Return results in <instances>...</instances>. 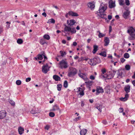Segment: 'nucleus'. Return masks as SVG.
<instances>
[{"instance_id":"nucleus-1","label":"nucleus","mask_w":135,"mask_h":135,"mask_svg":"<svg viewBox=\"0 0 135 135\" xmlns=\"http://www.w3.org/2000/svg\"><path fill=\"white\" fill-rule=\"evenodd\" d=\"M65 27L64 28V33H74L76 32V30L75 28L71 27H70L69 26H68L66 25H64Z\"/></svg>"},{"instance_id":"nucleus-2","label":"nucleus","mask_w":135,"mask_h":135,"mask_svg":"<svg viewBox=\"0 0 135 135\" xmlns=\"http://www.w3.org/2000/svg\"><path fill=\"white\" fill-rule=\"evenodd\" d=\"M69 71L68 76L69 77L73 76L77 73L76 69L75 68L73 67L70 68L69 69Z\"/></svg>"},{"instance_id":"nucleus-3","label":"nucleus","mask_w":135,"mask_h":135,"mask_svg":"<svg viewBox=\"0 0 135 135\" xmlns=\"http://www.w3.org/2000/svg\"><path fill=\"white\" fill-rule=\"evenodd\" d=\"M59 65L61 69H65L68 67L67 63L64 60H62L60 62Z\"/></svg>"},{"instance_id":"nucleus-4","label":"nucleus","mask_w":135,"mask_h":135,"mask_svg":"<svg viewBox=\"0 0 135 135\" xmlns=\"http://www.w3.org/2000/svg\"><path fill=\"white\" fill-rule=\"evenodd\" d=\"M107 8V6H104V5H103V3L101 4L98 10L99 13H104Z\"/></svg>"},{"instance_id":"nucleus-5","label":"nucleus","mask_w":135,"mask_h":135,"mask_svg":"<svg viewBox=\"0 0 135 135\" xmlns=\"http://www.w3.org/2000/svg\"><path fill=\"white\" fill-rule=\"evenodd\" d=\"M93 61L94 63L91 64V66L96 65L97 64H98L100 62V59L98 57L96 56L93 59Z\"/></svg>"},{"instance_id":"nucleus-6","label":"nucleus","mask_w":135,"mask_h":135,"mask_svg":"<svg viewBox=\"0 0 135 135\" xmlns=\"http://www.w3.org/2000/svg\"><path fill=\"white\" fill-rule=\"evenodd\" d=\"M96 94L97 95L101 93L104 92L103 89L102 87L100 86H97L96 87Z\"/></svg>"},{"instance_id":"nucleus-7","label":"nucleus","mask_w":135,"mask_h":135,"mask_svg":"<svg viewBox=\"0 0 135 135\" xmlns=\"http://www.w3.org/2000/svg\"><path fill=\"white\" fill-rule=\"evenodd\" d=\"M115 6V1H113L112 0L109 1V7L110 8H114Z\"/></svg>"},{"instance_id":"nucleus-8","label":"nucleus","mask_w":135,"mask_h":135,"mask_svg":"<svg viewBox=\"0 0 135 135\" xmlns=\"http://www.w3.org/2000/svg\"><path fill=\"white\" fill-rule=\"evenodd\" d=\"M51 110L52 111H56V112L60 111L59 107L56 105H55L53 107L52 109Z\"/></svg>"},{"instance_id":"nucleus-9","label":"nucleus","mask_w":135,"mask_h":135,"mask_svg":"<svg viewBox=\"0 0 135 135\" xmlns=\"http://www.w3.org/2000/svg\"><path fill=\"white\" fill-rule=\"evenodd\" d=\"M6 112L5 110H2L0 112V119L3 118L6 116Z\"/></svg>"},{"instance_id":"nucleus-10","label":"nucleus","mask_w":135,"mask_h":135,"mask_svg":"<svg viewBox=\"0 0 135 135\" xmlns=\"http://www.w3.org/2000/svg\"><path fill=\"white\" fill-rule=\"evenodd\" d=\"M78 75L81 78L85 81H86L87 80L88 78H87L85 74L81 73H79Z\"/></svg>"},{"instance_id":"nucleus-11","label":"nucleus","mask_w":135,"mask_h":135,"mask_svg":"<svg viewBox=\"0 0 135 135\" xmlns=\"http://www.w3.org/2000/svg\"><path fill=\"white\" fill-rule=\"evenodd\" d=\"M76 21L73 19L69 21L68 20L67 21V24L69 26L74 25Z\"/></svg>"},{"instance_id":"nucleus-12","label":"nucleus","mask_w":135,"mask_h":135,"mask_svg":"<svg viewBox=\"0 0 135 135\" xmlns=\"http://www.w3.org/2000/svg\"><path fill=\"white\" fill-rule=\"evenodd\" d=\"M48 66L47 64H46V65L43 66L42 68V71L44 73H46L49 70L47 69Z\"/></svg>"},{"instance_id":"nucleus-13","label":"nucleus","mask_w":135,"mask_h":135,"mask_svg":"<svg viewBox=\"0 0 135 135\" xmlns=\"http://www.w3.org/2000/svg\"><path fill=\"white\" fill-rule=\"evenodd\" d=\"M30 112L32 114H35L40 113V111L38 110L37 108H36L35 107H34L32 109Z\"/></svg>"},{"instance_id":"nucleus-14","label":"nucleus","mask_w":135,"mask_h":135,"mask_svg":"<svg viewBox=\"0 0 135 135\" xmlns=\"http://www.w3.org/2000/svg\"><path fill=\"white\" fill-rule=\"evenodd\" d=\"M95 3L94 2H89L88 4V7L91 9H93L95 7Z\"/></svg>"},{"instance_id":"nucleus-15","label":"nucleus","mask_w":135,"mask_h":135,"mask_svg":"<svg viewBox=\"0 0 135 135\" xmlns=\"http://www.w3.org/2000/svg\"><path fill=\"white\" fill-rule=\"evenodd\" d=\"M130 88L131 86L129 85H127L125 86L124 89L126 94H128L130 92Z\"/></svg>"},{"instance_id":"nucleus-16","label":"nucleus","mask_w":135,"mask_h":135,"mask_svg":"<svg viewBox=\"0 0 135 135\" xmlns=\"http://www.w3.org/2000/svg\"><path fill=\"white\" fill-rule=\"evenodd\" d=\"M130 12L128 10H127L123 13V16L125 19L128 18V16L130 14Z\"/></svg>"},{"instance_id":"nucleus-17","label":"nucleus","mask_w":135,"mask_h":135,"mask_svg":"<svg viewBox=\"0 0 135 135\" xmlns=\"http://www.w3.org/2000/svg\"><path fill=\"white\" fill-rule=\"evenodd\" d=\"M129 97V94H126L125 95V97L124 98L121 97L120 98V100L123 102H125L126 101Z\"/></svg>"},{"instance_id":"nucleus-18","label":"nucleus","mask_w":135,"mask_h":135,"mask_svg":"<svg viewBox=\"0 0 135 135\" xmlns=\"http://www.w3.org/2000/svg\"><path fill=\"white\" fill-rule=\"evenodd\" d=\"M135 31V29L132 27H131L128 28L127 31V33L130 34H132L134 33Z\"/></svg>"},{"instance_id":"nucleus-19","label":"nucleus","mask_w":135,"mask_h":135,"mask_svg":"<svg viewBox=\"0 0 135 135\" xmlns=\"http://www.w3.org/2000/svg\"><path fill=\"white\" fill-rule=\"evenodd\" d=\"M109 40L108 37H105L104 40V42H105V44H104V46H107L108 45L109 43Z\"/></svg>"},{"instance_id":"nucleus-20","label":"nucleus","mask_w":135,"mask_h":135,"mask_svg":"<svg viewBox=\"0 0 135 135\" xmlns=\"http://www.w3.org/2000/svg\"><path fill=\"white\" fill-rule=\"evenodd\" d=\"M68 14L70 16H79L77 13L73 12L72 11H69Z\"/></svg>"},{"instance_id":"nucleus-21","label":"nucleus","mask_w":135,"mask_h":135,"mask_svg":"<svg viewBox=\"0 0 135 135\" xmlns=\"http://www.w3.org/2000/svg\"><path fill=\"white\" fill-rule=\"evenodd\" d=\"M87 130L86 129H83L81 130L80 132V135H85Z\"/></svg>"},{"instance_id":"nucleus-22","label":"nucleus","mask_w":135,"mask_h":135,"mask_svg":"<svg viewBox=\"0 0 135 135\" xmlns=\"http://www.w3.org/2000/svg\"><path fill=\"white\" fill-rule=\"evenodd\" d=\"M93 82V81H92L85 82V83L86 84L87 87L89 88H90V86L92 85V83Z\"/></svg>"},{"instance_id":"nucleus-23","label":"nucleus","mask_w":135,"mask_h":135,"mask_svg":"<svg viewBox=\"0 0 135 135\" xmlns=\"http://www.w3.org/2000/svg\"><path fill=\"white\" fill-rule=\"evenodd\" d=\"M40 43L42 45H43L45 44H47L46 40L44 38H42L40 40Z\"/></svg>"},{"instance_id":"nucleus-24","label":"nucleus","mask_w":135,"mask_h":135,"mask_svg":"<svg viewBox=\"0 0 135 135\" xmlns=\"http://www.w3.org/2000/svg\"><path fill=\"white\" fill-rule=\"evenodd\" d=\"M93 47L94 48V49L92 51V52L94 54L96 53L97 51L98 50V47L97 45H94L93 46Z\"/></svg>"},{"instance_id":"nucleus-25","label":"nucleus","mask_w":135,"mask_h":135,"mask_svg":"<svg viewBox=\"0 0 135 135\" xmlns=\"http://www.w3.org/2000/svg\"><path fill=\"white\" fill-rule=\"evenodd\" d=\"M53 78L56 81L60 80V77L56 75H54L53 76Z\"/></svg>"},{"instance_id":"nucleus-26","label":"nucleus","mask_w":135,"mask_h":135,"mask_svg":"<svg viewBox=\"0 0 135 135\" xmlns=\"http://www.w3.org/2000/svg\"><path fill=\"white\" fill-rule=\"evenodd\" d=\"M24 131V130L23 128H22L21 127H20L18 129V131L19 133L21 135L23 134V133Z\"/></svg>"},{"instance_id":"nucleus-27","label":"nucleus","mask_w":135,"mask_h":135,"mask_svg":"<svg viewBox=\"0 0 135 135\" xmlns=\"http://www.w3.org/2000/svg\"><path fill=\"white\" fill-rule=\"evenodd\" d=\"M99 16L102 18H104L105 20H107L106 14L104 13H101L99 14Z\"/></svg>"},{"instance_id":"nucleus-28","label":"nucleus","mask_w":135,"mask_h":135,"mask_svg":"<svg viewBox=\"0 0 135 135\" xmlns=\"http://www.w3.org/2000/svg\"><path fill=\"white\" fill-rule=\"evenodd\" d=\"M119 4L121 6H124L125 5V0H118Z\"/></svg>"},{"instance_id":"nucleus-29","label":"nucleus","mask_w":135,"mask_h":135,"mask_svg":"<svg viewBox=\"0 0 135 135\" xmlns=\"http://www.w3.org/2000/svg\"><path fill=\"white\" fill-rule=\"evenodd\" d=\"M128 38L129 40H132L135 39V34H129Z\"/></svg>"},{"instance_id":"nucleus-30","label":"nucleus","mask_w":135,"mask_h":135,"mask_svg":"<svg viewBox=\"0 0 135 135\" xmlns=\"http://www.w3.org/2000/svg\"><path fill=\"white\" fill-rule=\"evenodd\" d=\"M55 22V20L53 18H52L50 19H49L47 22V23H54Z\"/></svg>"},{"instance_id":"nucleus-31","label":"nucleus","mask_w":135,"mask_h":135,"mask_svg":"<svg viewBox=\"0 0 135 135\" xmlns=\"http://www.w3.org/2000/svg\"><path fill=\"white\" fill-rule=\"evenodd\" d=\"M99 54L104 57L106 56V53L105 51L101 52V53H99Z\"/></svg>"},{"instance_id":"nucleus-32","label":"nucleus","mask_w":135,"mask_h":135,"mask_svg":"<svg viewBox=\"0 0 135 135\" xmlns=\"http://www.w3.org/2000/svg\"><path fill=\"white\" fill-rule=\"evenodd\" d=\"M43 38L45 40L46 39L47 40H49L50 39V37L48 34H45L43 36Z\"/></svg>"},{"instance_id":"nucleus-33","label":"nucleus","mask_w":135,"mask_h":135,"mask_svg":"<svg viewBox=\"0 0 135 135\" xmlns=\"http://www.w3.org/2000/svg\"><path fill=\"white\" fill-rule=\"evenodd\" d=\"M116 71L115 70H113L112 71L111 74H110V75H111V78H113L114 76L116 73Z\"/></svg>"},{"instance_id":"nucleus-34","label":"nucleus","mask_w":135,"mask_h":135,"mask_svg":"<svg viewBox=\"0 0 135 135\" xmlns=\"http://www.w3.org/2000/svg\"><path fill=\"white\" fill-rule=\"evenodd\" d=\"M57 90L59 91L61 90L62 88V85L61 84H58L57 86Z\"/></svg>"},{"instance_id":"nucleus-35","label":"nucleus","mask_w":135,"mask_h":135,"mask_svg":"<svg viewBox=\"0 0 135 135\" xmlns=\"http://www.w3.org/2000/svg\"><path fill=\"white\" fill-rule=\"evenodd\" d=\"M17 42L18 44H21L22 43L23 41L22 39L19 38L17 40Z\"/></svg>"},{"instance_id":"nucleus-36","label":"nucleus","mask_w":135,"mask_h":135,"mask_svg":"<svg viewBox=\"0 0 135 135\" xmlns=\"http://www.w3.org/2000/svg\"><path fill=\"white\" fill-rule=\"evenodd\" d=\"M60 52L61 54V56L62 57H63L64 55L66 54V52L64 51L61 50L60 51Z\"/></svg>"},{"instance_id":"nucleus-37","label":"nucleus","mask_w":135,"mask_h":135,"mask_svg":"<svg viewBox=\"0 0 135 135\" xmlns=\"http://www.w3.org/2000/svg\"><path fill=\"white\" fill-rule=\"evenodd\" d=\"M43 56L42 54V55L38 54L37 55L38 59L39 60H42L43 58Z\"/></svg>"},{"instance_id":"nucleus-38","label":"nucleus","mask_w":135,"mask_h":135,"mask_svg":"<svg viewBox=\"0 0 135 135\" xmlns=\"http://www.w3.org/2000/svg\"><path fill=\"white\" fill-rule=\"evenodd\" d=\"M68 83L67 81L66 80L65 81L64 83V86L65 88H67L68 87Z\"/></svg>"},{"instance_id":"nucleus-39","label":"nucleus","mask_w":135,"mask_h":135,"mask_svg":"<svg viewBox=\"0 0 135 135\" xmlns=\"http://www.w3.org/2000/svg\"><path fill=\"white\" fill-rule=\"evenodd\" d=\"M124 57L126 59H128L129 57V54L127 53H126L124 55Z\"/></svg>"},{"instance_id":"nucleus-40","label":"nucleus","mask_w":135,"mask_h":135,"mask_svg":"<svg viewBox=\"0 0 135 135\" xmlns=\"http://www.w3.org/2000/svg\"><path fill=\"white\" fill-rule=\"evenodd\" d=\"M123 73L121 71H120L119 70H118V73H117V75L118 76L122 77V75Z\"/></svg>"},{"instance_id":"nucleus-41","label":"nucleus","mask_w":135,"mask_h":135,"mask_svg":"<svg viewBox=\"0 0 135 135\" xmlns=\"http://www.w3.org/2000/svg\"><path fill=\"white\" fill-rule=\"evenodd\" d=\"M125 68L127 70H128L130 69V66L129 65H126L125 66Z\"/></svg>"},{"instance_id":"nucleus-42","label":"nucleus","mask_w":135,"mask_h":135,"mask_svg":"<svg viewBox=\"0 0 135 135\" xmlns=\"http://www.w3.org/2000/svg\"><path fill=\"white\" fill-rule=\"evenodd\" d=\"M49 115L51 117H53L55 115V113L54 112H50L49 113Z\"/></svg>"},{"instance_id":"nucleus-43","label":"nucleus","mask_w":135,"mask_h":135,"mask_svg":"<svg viewBox=\"0 0 135 135\" xmlns=\"http://www.w3.org/2000/svg\"><path fill=\"white\" fill-rule=\"evenodd\" d=\"M21 83V81L20 80H18L16 81V84L17 85H20Z\"/></svg>"},{"instance_id":"nucleus-44","label":"nucleus","mask_w":135,"mask_h":135,"mask_svg":"<svg viewBox=\"0 0 135 135\" xmlns=\"http://www.w3.org/2000/svg\"><path fill=\"white\" fill-rule=\"evenodd\" d=\"M108 75L107 74H105L103 75L102 74H101V76L104 78H107V79H108Z\"/></svg>"},{"instance_id":"nucleus-45","label":"nucleus","mask_w":135,"mask_h":135,"mask_svg":"<svg viewBox=\"0 0 135 135\" xmlns=\"http://www.w3.org/2000/svg\"><path fill=\"white\" fill-rule=\"evenodd\" d=\"M9 102L12 106H14L15 104V102L13 100H10Z\"/></svg>"},{"instance_id":"nucleus-46","label":"nucleus","mask_w":135,"mask_h":135,"mask_svg":"<svg viewBox=\"0 0 135 135\" xmlns=\"http://www.w3.org/2000/svg\"><path fill=\"white\" fill-rule=\"evenodd\" d=\"M79 94L81 96H83L84 94L83 90H81Z\"/></svg>"},{"instance_id":"nucleus-47","label":"nucleus","mask_w":135,"mask_h":135,"mask_svg":"<svg viewBox=\"0 0 135 135\" xmlns=\"http://www.w3.org/2000/svg\"><path fill=\"white\" fill-rule=\"evenodd\" d=\"M101 71L102 73V74H105L106 73V70L105 68H103L102 70Z\"/></svg>"},{"instance_id":"nucleus-48","label":"nucleus","mask_w":135,"mask_h":135,"mask_svg":"<svg viewBox=\"0 0 135 135\" xmlns=\"http://www.w3.org/2000/svg\"><path fill=\"white\" fill-rule=\"evenodd\" d=\"M81 118V117L80 116H79L76 118L74 119L73 120L74 121H76L80 119Z\"/></svg>"},{"instance_id":"nucleus-49","label":"nucleus","mask_w":135,"mask_h":135,"mask_svg":"<svg viewBox=\"0 0 135 135\" xmlns=\"http://www.w3.org/2000/svg\"><path fill=\"white\" fill-rule=\"evenodd\" d=\"M94 63V62L93 61V59H90V61L89 62V63L91 65L92 64Z\"/></svg>"},{"instance_id":"nucleus-50","label":"nucleus","mask_w":135,"mask_h":135,"mask_svg":"<svg viewBox=\"0 0 135 135\" xmlns=\"http://www.w3.org/2000/svg\"><path fill=\"white\" fill-rule=\"evenodd\" d=\"M125 3L127 6H129L130 4L129 1V0H125Z\"/></svg>"},{"instance_id":"nucleus-51","label":"nucleus","mask_w":135,"mask_h":135,"mask_svg":"<svg viewBox=\"0 0 135 135\" xmlns=\"http://www.w3.org/2000/svg\"><path fill=\"white\" fill-rule=\"evenodd\" d=\"M45 53L43 52V53H42V55L44 56V60H47V57L45 55Z\"/></svg>"},{"instance_id":"nucleus-52","label":"nucleus","mask_w":135,"mask_h":135,"mask_svg":"<svg viewBox=\"0 0 135 135\" xmlns=\"http://www.w3.org/2000/svg\"><path fill=\"white\" fill-rule=\"evenodd\" d=\"M6 23H7V25H6V27L7 28H9V27L10 24V22L9 23V22H7Z\"/></svg>"},{"instance_id":"nucleus-53","label":"nucleus","mask_w":135,"mask_h":135,"mask_svg":"<svg viewBox=\"0 0 135 135\" xmlns=\"http://www.w3.org/2000/svg\"><path fill=\"white\" fill-rule=\"evenodd\" d=\"M3 31V27L2 26H0V34Z\"/></svg>"},{"instance_id":"nucleus-54","label":"nucleus","mask_w":135,"mask_h":135,"mask_svg":"<svg viewBox=\"0 0 135 135\" xmlns=\"http://www.w3.org/2000/svg\"><path fill=\"white\" fill-rule=\"evenodd\" d=\"M31 80V78H26V82H28L30 81Z\"/></svg>"},{"instance_id":"nucleus-55","label":"nucleus","mask_w":135,"mask_h":135,"mask_svg":"<svg viewBox=\"0 0 135 135\" xmlns=\"http://www.w3.org/2000/svg\"><path fill=\"white\" fill-rule=\"evenodd\" d=\"M105 36V34H98V36L99 38H102Z\"/></svg>"},{"instance_id":"nucleus-56","label":"nucleus","mask_w":135,"mask_h":135,"mask_svg":"<svg viewBox=\"0 0 135 135\" xmlns=\"http://www.w3.org/2000/svg\"><path fill=\"white\" fill-rule=\"evenodd\" d=\"M90 78L92 80H94L95 79V77L94 76L91 75L90 76Z\"/></svg>"},{"instance_id":"nucleus-57","label":"nucleus","mask_w":135,"mask_h":135,"mask_svg":"<svg viewBox=\"0 0 135 135\" xmlns=\"http://www.w3.org/2000/svg\"><path fill=\"white\" fill-rule=\"evenodd\" d=\"M123 108H120L119 109V111L120 113H122L123 112Z\"/></svg>"},{"instance_id":"nucleus-58","label":"nucleus","mask_w":135,"mask_h":135,"mask_svg":"<svg viewBox=\"0 0 135 135\" xmlns=\"http://www.w3.org/2000/svg\"><path fill=\"white\" fill-rule=\"evenodd\" d=\"M126 60L124 58H121L120 59V61L122 63L123 62Z\"/></svg>"},{"instance_id":"nucleus-59","label":"nucleus","mask_w":135,"mask_h":135,"mask_svg":"<svg viewBox=\"0 0 135 135\" xmlns=\"http://www.w3.org/2000/svg\"><path fill=\"white\" fill-rule=\"evenodd\" d=\"M102 123L104 124H107V122L106 120H104L102 121Z\"/></svg>"},{"instance_id":"nucleus-60","label":"nucleus","mask_w":135,"mask_h":135,"mask_svg":"<svg viewBox=\"0 0 135 135\" xmlns=\"http://www.w3.org/2000/svg\"><path fill=\"white\" fill-rule=\"evenodd\" d=\"M96 108L98 109L100 112H101L102 111V110L100 108V107H96Z\"/></svg>"},{"instance_id":"nucleus-61","label":"nucleus","mask_w":135,"mask_h":135,"mask_svg":"<svg viewBox=\"0 0 135 135\" xmlns=\"http://www.w3.org/2000/svg\"><path fill=\"white\" fill-rule=\"evenodd\" d=\"M50 128L49 126L48 125H46L45 127V128L46 129L48 130Z\"/></svg>"},{"instance_id":"nucleus-62","label":"nucleus","mask_w":135,"mask_h":135,"mask_svg":"<svg viewBox=\"0 0 135 135\" xmlns=\"http://www.w3.org/2000/svg\"><path fill=\"white\" fill-rule=\"evenodd\" d=\"M77 45V43L76 42H73V43L72 44V45L74 46H76Z\"/></svg>"},{"instance_id":"nucleus-63","label":"nucleus","mask_w":135,"mask_h":135,"mask_svg":"<svg viewBox=\"0 0 135 135\" xmlns=\"http://www.w3.org/2000/svg\"><path fill=\"white\" fill-rule=\"evenodd\" d=\"M112 16L110 15H109L108 16V18L109 20H111L112 18Z\"/></svg>"},{"instance_id":"nucleus-64","label":"nucleus","mask_w":135,"mask_h":135,"mask_svg":"<svg viewBox=\"0 0 135 135\" xmlns=\"http://www.w3.org/2000/svg\"><path fill=\"white\" fill-rule=\"evenodd\" d=\"M132 83L133 84V85L135 86V80L132 81Z\"/></svg>"}]
</instances>
